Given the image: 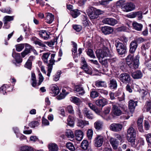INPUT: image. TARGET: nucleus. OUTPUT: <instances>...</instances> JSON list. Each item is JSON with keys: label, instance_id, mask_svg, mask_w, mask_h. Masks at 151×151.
Segmentation results:
<instances>
[{"label": "nucleus", "instance_id": "1", "mask_svg": "<svg viewBox=\"0 0 151 151\" xmlns=\"http://www.w3.org/2000/svg\"><path fill=\"white\" fill-rule=\"evenodd\" d=\"M96 55L97 57L99 59V62L105 66H106L107 65L108 62V59L101 60V59H102L103 58L105 57H110L111 56L109 49L107 48H106L103 50H99V51H97L96 52Z\"/></svg>", "mask_w": 151, "mask_h": 151}, {"label": "nucleus", "instance_id": "2", "mask_svg": "<svg viewBox=\"0 0 151 151\" xmlns=\"http://www.w3.org/2000/svg\"><path fill=\"white\" fill-rule=\"evenodd\" d=\"M139 56L138 54L135 56L134 59L133 55H129L126 59V62L129 68L136 69L139 66Z\"/></svg>", "mask_w": 151, "mask_h": 151}, {"label": "nucleus", "instance_id": "3", "mask_svg": "<svg viewBox=\"0 0 151 151\" xmlns=\"http://www.w3.org/2000/svg\"><path fill=\"white\" fill-rule=\"evenodd\" d=\"M81 68L84 70L86 73L90 75L91 74H92V69L87 65L84 58L82 57L81 58Z\"/></svg>", "mask_w": 151, "mask_h": 151}, {"label": "nucleus", "instance_id": "4", "mask_svg": "<svg viewBox=\"0 0 151 151\" xmlns=\"http://www.w3.org/2000/svg\"><path fill=\"white\" fill-rule=\"evenodd\" d=\"M116 50L118 53L120 55L124 54L126 51V47L121 42H118L115 44Z\"/></svg>", "mask_w": 151, "mask_h": 151}, {"label": "nucleus", "instance_id": "5", "mask_svg": "<svg viewBox=\"0 0 151 151\" xmlns=\"http://www.w3.org/2000/svg\"><path fill=\"white\" fill-rule=\"evenodd\" d=\"M120 81L124 83H129L131 80V77L129 74L123 73L121 74L119 76Z\"/></svg>", "mask_w": 151, "mask_h": 151}, {"label": "nucleus", "instance_id": "6", "mask_svg": "<svg viewBox=\"0 0 151 151\" xmlns=\"http://www.w3.org/2000/svg\"><path fill=\"white\" fill-rule=\"evenodd\" d=\"M123 125L122 124L118 123H114L111 124L110 126V129L114 132L120 131L122 129Z\"/></svg>", "mask_w": 151, "mask_h": 151}, {"label": "nucleus", "instance_id": "7", "mask_svg": "<svg viewBox=\"0 0 151 151\" xmlns=\"http://www.w3.org/2000/svg\"><path fill=\"white\" fill-rule=\"evenodd\" d=\"M102 22L105 24L114 26L118 23L117 21L113 18H106L103 19Z\"/></svg>", "mask_w": 151, "mask_h": 151}, {"label": "nucleus", "instance_id": "8", "mask_svg": "<svg viewBox=\"0 0 151 151\" xmlns=\"http://www.w3.org/2000/svg\"><path fill=\"white\" fill-rule=\"evenodd\" d=\"M135 7L134 5L132 3H128L122 8V10L124 12H127L133 10Z\"/></svg>", "mask_w": 151, "mask_h": 151}, {"label": "nucleus", "instance_id": "9", "mask_svg": "<svg viewBox=\"0 0 151 151\" xmlns=\"http://www.w3.org/2000/svg\"><path fill=\"white\" fill-rule=\"evenodd\" d=\"M94 141L95 145L96 147H100L102 145L104 142L103 137L98 135L95 138Z\"/></svg>", "mask_w": 151, "mask_h": 151}, {"label": "nucleus", "instance_id": "10", "mask_svg": "<svg viewBox=\"0 0 151 151\" xmlns=\"http://www.w3.org/2000/svg\"><path fill=\"white\" fill-rule=\"evenodd\" d=\"M136 137H130L129 135H127V139L129 145L131 147H135L137 146V142L135 143Z\"/></svg>", "mask_w": 151, "mask_h": 151}, {"label": "nucleus", "instance_id": "11", "mask_svg": "<svg viewBox=\"0 0 151 151\" xmlns=\"http://www.w3.org/2000/svg\"><path fill=\"white\" fill-rule=\"evenodd\" d=\"M138 44L136 40L132 41L130 44L129 47L130 52L132 53L134 52L137 47Z\"/></svg>", "mask_w": 151, "mask_h": 151}, {"label": "nucleus", "instance_id": "12", "mask_svg": "<svg viewBox=\"0 0 151 151\" xmlns=\"http://www.w3.org/2000/svg\"><path fill=\"white\" fill-rule=\"evenodd\" d=\"M101 30L102 32L105 35L110 34L113 31V29L112 27L108 26L102 27Z\"/></svg>", "mask_w": 151, "mask_h": 151}, {"label": "nucleus", "instance_id": "13", "mask_svg": "<svg viewBox=\"0 0 151 151\" xmlns=\"http://www.w3.org/2000/svg\"><path fill=\"white\" fill-rule=\"evenodd\" d=\"M137 101H134L132 100L129 101L128 107L131 112L134 111L135 107L137 105Z\"/></svg>", "mask_w": 151, "mask_h": 151}, {"label": "nucleus", "instance_id": "14", "mask_svg": "<svg viewBox=\"0 0 151 151\" xmlns=\"http://www.w3.org/2000/svg\"><path fill=\"white\" fill-rule=\"evenodd\" d=\"M112 112L113 114L117 116L120 115L122 114V111L118 106L114 105L112 106Z\"/></svg>", "mask_w": 151, "mask_h": 151}, {"label": "nucleus", "instance_id": "15", "mask_svg": "<svg viewBox=\"0 0 151 151\" xmlns=\"http://www.w3.org/2000/svg\"><path fill=\"white\" fill-rule=\"evenodd\" d=\"M50 92L53 94L54 96H55L58 94L59 92V88L56 85H52L50 87Z\"/></svg>", "mask_w": 151, "mask_h": 151}, {"label": "nucleus", "instance_id": "16", "mask_svg": "<svg viewBox=\"0 0 151 151\" xmlns=\"http://www.w3.org/2000/svg\"><path fill=\"white\" fill-rule=\"evenodd\" d=\"M93 7L89 8L86 10V12L88 16L91 19H94L97 18V17L93 10Z\"/></svg>", "mask_w": 151, "mask_h": 151}, {"label": "nucleus", "instance_id": "17", "mask_svg": "<svg viewBox=\"0 0 151 151\" xmlns=\"http://www.w3.org/2000/svg\"><path fill=\"white\" fill-rule=\"evenodd\" d=\"M109 142L114 149H116L117 148L119 145V142L116 139L111 137L110 138Z\"/></svg>", "mask_w": 151, "mask_h": 151}, {"label": "nucleus", "instance_id": "18", "mask_svg": "<svg viewBox=\"0 0 151 151\" xmlns=\"http://www.w3.org/2000/svg\"><path fill=\"white\" fill-rule=\"evenodd\" d=\"M107 103L106 99L102 98L97 100L96 103V105L99 106L103 107L106 105Z\"/></svg>", "mask_w": 151, "mask_h": 151}, {"label": "nucleus", "instance_id": "19", "mask_svg": "<svg viewBox=\"0 0 151 151\" xmlns=\"http://www.w3.org/2000/svg\"><path fill=\"white\" fill-rule=\"evenodd\" d=\"M76 139L78 141H81L83 137V133L81 130H76L75 132Z\"/></svg>", "mask_w": 151, "mask_h": 151}, {"label": "nucleus", "instance_id": "20", "mask_svg": "<svg viewBox=\"0 0 151 151\" xmlns=\"http://www.w3.org/2000/svg\"><path fill=\"white\" fill-rule=\"evenodd\" d=\"M54 19L53 15L49 13H47L46 15V22L48 23H51Z\"/></svg>", "mask_w": 151, "mask_h": 151}, {"label": "nucleus", "instance_id": "21", "mask_svg": "<svg viewBox=\"0 0 151 151\" xmlns=\"http://www.w3.org/2000/svg\"><path fill=\"white\" fill-rule=\"evenodd\" d=\"M143 119L142 118H139L137 121V127L139 131L141 132H144L143 128L142 122Z\"/></svg>", "mask_w": 151, "mask_h": 151}, {"label": "nucleus", "instance_id": "22", "mask_svg": "<svg viewBox=\"0 0 151 151\" xmlns=\"http://www.w3.org/2000/svg\"><path fill=\"white\" fill-rule=\"evenodd\" d=\"M83 114L84 116L88 119H92L94 118L93 115L86 108L84 109Z\"/></svg>", "mask_w": 151, "mask_h": 151}, {"label": "nucleus", "instance_id": "23", "mask_svg": "<svg viewBox=\"0 0 151 151\" xmlns=\"http://www.w3.org/2000/svg\"><path fill=\"white\" fill-rule=\"evenodd\" d=\"M127 135L130 137H136V131L135 129L131 126L129 127L127 131Z\"/></svg>", "mask_w": 151, "mask_h": 151}, {"label": "nucleus", "instance_id": "24", "mask_svg": "<svg viewBox=\"0 0 151 151\" xmlns=\"http://www.w3.org/2000/svg\"><path fill=\"white\" fill-rule=\"evenodd\" d=\"M25 49L21 53V55L23 58H24L29 53H30V45L27 44H26Z\"/></svg>", "mask_w": 151, "mask_h": 151}, {"label": "nucleus", "instance_id": "25", "mask_svg": "<svg viewBox=\"0 0 151 151\" xmlns=\"http://www.w3.org/2000/svg\"><path fill=\"white\" fill-rule=\"evenodd\" d=\"M132 76L134 79H139L142 78V74L141 71L137 70L133 73Z\"/></svg>", "mask_w": 151, "mask_h": 151}, {"label": "nucleus", "instance_id": "26", "mask_svg": "<svg viewBox=\"0 0 151 151\" xmlns=\"http://www.w3.org/2000/svg\"><path fill=\"white\" fill-rule=\"evenodd\" d=\"M75 90L78 92L80 95L82 96L85 93L83 88L80 86H76L75 87Z\"/></svg>", "mask_w": 151, "mask_h": 151}, {"label": "nucleus", "instance_id": "27", "mask_svg": "<svg viewBox=\"0 0 151 151\" xmlns=\"http://www.w3.org/2000/svg\"><path fill=\"white\" fill-rule=\"evenodd\" d=\"M12 56L15 59L16 62L20 63L22 61V60L20 58V54L16 53L13 51Z\"/></svg>", "mask_w": 151, "mask_h": 151}, {"label": "nucleus", "instance_id": "28", "mask_svg": "<svg viewBox=\"0 0 151 151\" xmlns=\"http://www.w3.org/2000/svg\"><path fill=\"white\" fill-rule=\"evenodd\" d=\"M14 18L13 16H4L3 19L4 26L7 25L8 22L13 20Z\"/></svg>", "mask_w": 151, "mask_h": 151}, {"label": "nucleus", "instance_id": "29", "mask_svg": "<svg viewBox=\"0 0 151 151\" xmlns=\"http://www.w3.org/2000/svg\"><path fill=\"white\" fill-rule=\"evenodd\" d=\"M39 35L40 37L45 40H47L49 37V34L45 31H41L39 33Z\"/></svg>", "mask_w": 151, "mask_h": 151}, {"label": "nucleus", "instance_id": "30", "mask_svg": "<svg viewBox=\"0 0 151 151\" xmlns=\"http://www.w3.org/2000/svg\"><path fill=\"white\" fill-rule=\"evenodd\" d=\"M150 44L149 43H147L145 44H143L141 47L142 51V55L145 56L146 55L145 51L148 49L150 47Z\"/></svg>", "mask_w": 151, "mask_h": 151}, {"label": "nucleus", "instance_id": "31", "mask_svg": "<svg viewBox=\"0 0 151 151\" xmlns=\"http://www.w3.org/2000/svg\"><path fill=\"white\" fill-rule=\"evenodd\" d=\"M88 124L89 122L88 121L81 119L78 121L77 125L79 127L83 128L86 125Z\"/></svg>", "mask_w": 151, "mask_h": 151}, {"label": "nucleus", "instance_id": "32", "mask_svg": "<svg viewBox=\"0 0 151 151\" xmlns=\"http://www.w3.org/2000/svg\"><path fill=\"white\" fill-rule=\"evenodd\" d=\"M142 13L141 12L139 11L135 12L129 15V16H130L129 17L133 18L137 17H138L139 19H140L142 17Z\"/></svg>", "mask_w": 151, "mask_h": 151}, {"label": "nucleus", "instance_id": "33", "mask_svg": "<svg viewBox=\"0 0 151 151\" xmlns=\"http://www.w3.org/2000/svg\"><path fill=\"white\" fill-rule=\"evenodd\" d=\"M109 87L111 89H116L117 87V83L116 80L112 79L110 80Z\"/></svg>", "mask_w": 151, "mask_h": 151}, {"label": "nucleus", "instance_id": "34", "mask_svg": "<svg viewBox=\"0 0 151 151\" xmlns=\"http://www.w3.org/2000/svg\"><path fill=\"white\" fill-rule=\"evenodd\" d=\"M132 25L134 29L139 31L141 30L143 27L141 24L137 22H133L132 23Z\"/></svg>", "mask_w": 151, "mask_h": 151}, {"label": "nucleus", "instance_id": "35", "mask_svg": "<svg viewBox=\"0 0 151 151\" xmlns=\"http://www.w3.org/2000/svg\"><path fill=\"white\" fill-rule=\"evenodd\" d=\"M50 55V52H45L43 53L42 58L44 63H48V59Z\"/></svg>", "mask_w": 151, "mask_h": 151}, {"label": "nucleus", "instance_id": "36", "mask_svg": "<svg viewBox=\"0 0 151 151\" xmlns=\"http://www.w3.org/2000/svg\"><path fill=\"white\" fill-rule=\"evenodd\" d=\"M55 56V54H52L51 55V58L49 60V63L47 65L48 66L52 67V65L54 64L55 60L54 58Z\"/></svg>", "mask_w": 151, "mask_h": 151}, {"label": "nucleus", "instance_id": "37", "mask_svg": "<svg viewBox=\"0 0 151 151\" xmlns=\"http://www.w3.org/2000/svg\"><path fill=\"white\" fill-rule=\"evenodd\" d=\"M49 149L50 151H57L58 150V147L56 144L52 143L49 144Z\"/></svg>", "mask_w": 151, "mask_h": 151}, {"label": "nucleus", "instance_id": "38", "mask_svg": "<svg viewBox=\"0 0 151 151\" xmlns=\"http://www.w3.org/2000/svg\"><path fill=\"white\" fill-rule=\"evenodd\" d=\"M68 125L71 127L73 126L74 124V118L71 116H69L67 119Z\"/></svg>", "mask_w": 151, "mask_h": 151}, {"label": "nucleus", "instance_id": "39", "mask_svg": "<svg viewBox=\"0 0 151 151\" xmlns=\"http://www.w3.org/2000/svg\"><path fill=\"white\" fill-rule=\"evenodd\" d=\"M88 146V142L86 140H83L81 144V147L84 150L87 149Z\"/></svg>", "mask_w": 151, "mask_h": 151}, {"label": "nucleus", "instance_id": "40", "mask_svg": "<svg viewBox=\"0 0 151 151\" xmlns=\"http://www.w3.org/2000/svg\"><path fill=\"white\" fill-rule=\"evenodd\" d=\"M95 85L98 87H106V83L104 81H96L95 83Z\"/></svg>", "mask_w": 151, "mask_h": 151}, {"label": "nucleus", "instance_id": "41", "mask_svg": "<svg viewBox=\"0 0 151 151\" xmlns=\"http://www.w3.org/2000/svg\"><path fill=\"white\" fill-rule=\"evenodd\" d=\"M70 13L72 17L74 18L77 17L80 14L79 11L77 9L71 10L70 12Z\"/></svg>", "mask_w": 151, "mask_h": 151}, {"label": "nucleus", "instance_id": "42", "mask_svg": "<svg viewBox=\"0 0 151 151\" xmlns=\"http://www.w3.org/2000/svg\"><path fill=\"white\" fill-rule=\"evenodd\" d=\"M102 122L97 121L94 123V126L96 129L99 130L102 128Z\"/></svg>", "mask_w": 151, "mask_h": 151}, {"label": "nucleus", "instance_id": "43", "mask_svg": "<svg viewBox=\"0 0 151 151\" xmlns=\"http://www.w3.org/2000/svg\"><path fill=\"white\" fill-rule=\"evenodd\" d=\"M65 135L69 138L73 139L74 137V135L73 132L70 129H67Z\"/></svg>", "mask_w": 151, "mask_h": 151}, {"label": "nucleus", "instance_id": "44", "mask_svg": "<svg viewBox=\"0 0 151 151\" xmlns=\"http://www.w3.org/2000/svg\"><path fill=\"white\" fill-rule=\"evenodd\" d=\"M66 147L68 149L71 151H74L75 150V148L73 144L72 143L68 142L66 144Z\"/></svg>", "mask_w": 151, "mask_h": 151}, {"label": "nucleus", "instance_id": "45", "mask_svg": "<svg viewBox=\"0 0 151 151\" xmlns=\"http://www.w3.org/2000/svg\"><path fill=\"white\" fill-rule=\"evenodd\" d=\"M125 1L124 0H119L117 1L116 3V6L119 7L122 9V8L124 7V4Z\"/></svg>", "mask_w": 151, "mask_h": 151}, {"label": "nucleus", "instance_id": "46", "mask_svg": "<svg viewBox=\"0 0 151 151\" xmlns=\"http://www.w3.org/2000/svg\"><path fill=\"white\" fill-rule=\"evenodd\" d=\"M22 151H34L32 147L28 146H23L21 148Z\"/></svg>", "mask_w": 151, "mask_h": 151}, {"label": "nucleus", "instance_id": "47", "mask_svg": "<svg viewBox=\"0 0 151 151\" xmlns=\"http://www.w3.org/2000/svg\"><path fill=\"white\" fill-rule=\"evenodd\" d=\"M32 86L33 87H35L37 85V81L35 76L34 73L32 74Z\"/></svg>", "mask_w": 151, "mask_h": 151}, {"label": "nucleus", "instance_id": "48", "mask_svg": "<svg viewBox=\"0 0 151 151\" xmlns=\"http://www.w3.org/2000/svg\"><path fill=\"white\" fill-rule=\"evenodd\" d=\"M8 86L6 85H4L2 86L0 88V93L3 94H5L6 93V89Z\"/></svg>", "mask_w": 151, "mask_h": 151}, {"label": "nucleus", "instance_id": "49", "mask_svg": "<svg viewBox=\"0 0 151 151\" xmlns=\"http://www.w3.org/2000/svg\"><path fill=\"white\" fill-rule=\"evenodd\" d=\"M24 47V45L23 44L17 45L16 46V50L17 51L20 52L23 49Z\"/></svg>", "mask_w": 151, "mask_h": 151}, {"label": "nucleus", "instance_id": "50", "mask_svg": "<svg viewBox=\"0 0 151 151\" xmlns=\"http://www.w3.org/2000/svg\"><path fill=\"white\" fill-rule=\"evenodd\" d=\"M57 41V39L54 38L53 40L50 42H45L44 43L50 47H52L55 44V43H56Z\"/></svg>", "mask_w": 151, "mask_h": 151}, {"label": "nucleus", "instance_id": "51", "mask_svg": "<svg viewBox=\"0 0 151 151\" xmlns=\"http://www.w3.org/2000/svg\"><path fill=\"white\" fill-rule=\"evenodd\" d=\"M87 136L89 139H92L93 135V131L91 129H89L87 132Z\"/></svg>", "mask_w": 151, "mask_h": 151}, {"label": "nucleus", "instance_id": "52", "mask_svg": "<svg viewBox=\"0 0 151 151\" xmlns=\"http://www.w3.org/2000/svg\"><path fill=\"white\" fill-rule=\"evenodd\" d=\"M93 10L95 12L96 15L97 17L99 15L103 14L104 13V12L103 11L96 9L93 8Z\"/></svg>", "mask_w": 151, "mask_h": 151}, {"label": "nucleus", "instance_id": "53", "mask_svg": "<svg viewBox=\"0 0 151 151\" xmlns=\"http://www.w3.org/2000/svg\"><path fill=\"white\" fill-rule=\"evenodd\" d=\"M70 100L72 102L75 103H78L80 102V99L78 98L75 96L71 97Z\"/></svg>", "mask_w": 151, "mask_h": 151}, {"label": "nucleus", "instance_id": "54", "mask_svg": "<svg viewBox=\"0 0 151 151\" xmlns=\"http://www.w3.org/2000/svg\"><path fill=\"white\" fill-rule=\"evenodd\" d=\"M39 125V122L37 121H33L29 124V126L32 127H37Z\"/></svg>", "mask_w": 151, "mask_h": 151}, {"label": "nucleus", "instance_id": "55", "mask_svg": "<svg viewBox=\"0 0 151 151\" xmlns=\"http://www.w3.org/2000/svg\"><path fill=\"white\" fill-rule=\"evenodd\" d=\"M87 54L92 58H94L95 56L93 54V50L91 49H88L87 52Z\"/></svg>", "mask_w": 151, "mask_h": 151}, {"label": "nucleus", "instance_id": "56", "mask_svg": "<svg viewBox=\"0 0 151 151\" xmlns=\"http://www.w3.org/2000/svg\"><path fill=\"white\" fill-rule=\"evenodd\" d=\"M120 40L122 42L124 43H127L128 41V39L126 36L122 35L120 37Z\"/></svg>", "mask_w": 151, "mask_h": 151}, {"label": "nucleus", "instance_id": "57", "mask_svg": "<svg viewBox=\"0 0 151 151\" xmlns=\"http://www.w3.org/2000/svg\"><path fill=\"white\" fill-rule=\"evenodd\" d=\"M39 81L38 83V86L40 85L41 83L43 82L44 80V77L41 73L40 72L38 74Z\"/></svg>", "mask_w": 151, "mask_h": 151}, {"label": "nucleus", "instance_id": "58", "mask_svg": "<svg viewBox=\"0 0 151 151\" xmlns=\"http://www.w3.org/2000/svg\"><path fill=\"white\" fill-rule=\"evenodd\" d=\"M144 127L145 129L147 130L149 129L150 125L148 121L146 120L144 121Z\"/></svg>", "mask_w": 151, "mask_h": 151}, {"label": "nucleus", "instance_id": "59", "mask_svg": "<svg viewBox=\"0 0 151 151\" xmlns=\"http://www.w3.org/2000/svg\"><path fill=\"white\" fill-rule=\"evenodd\" d=\"M90 96L93 98H95L99 96V93L96 91H92L91 93Z\"/></svg>", "mask_w": 151, "mask_h": 151}, {"label": "nucleus", "instance_id": "60", "mask_svg": "<svg viewBox=\"0 0 151 151\" xmlns=\"http://www.w3.org/2000/svg\"><path fill=\"white\" fill-rule=\"evenodd\" d=\"M73 28L76 31L79 32L82 29V27L80 25H74L73 26Z\"/></svg>", "mask_w": 151, "mask_h": 151}, {"label": "nucleus", "instance_id": "61", "mask_svg": "<svg viewBox=\"0 0 151 151\" xmlns=\"http://www.w3.org/2000/svg\"><path fill=\"white\" fill-rule=\"evenodd\" d=\"M34 43L36 45H37L42 47H45V45L43 44L40 41L38 40H35L34 41Z\"/></svg>", "mask_w": 151, "mask_h": 151}, {"label": "nucleus", "instance_id": "62", "mask_svg": "<svg viewBox=\"0 0 151 151\" xmlns=\"http://www.w3.org/2000/svg\"><path fill=\"white\" fill-rule=\"evenodd\" d=\"M32 64V63L31 61L27 60L25 65V67L28 69H31Z\"/></svg>", "mask_w": 151, "mask_h": 151}, {"label": "nucleus", "instance_id": "63", "mask_svg": "<svg viewBox=\"0 0 151 151\" xmlns=\"http://www.w3.org/2000/svg\"><path fill=\"white\" fill-rule=\"evenodd\" d=\"M145 109H146L147 111H150V102L149 101H147L146 105L145 106Z\"/></svg>", "mask_w": 151, "mask_h": 151}, {"label": "nucleus", "instance_id": "64", "mask_svg": "<svg viewBox=\"0 0 151 151\" xmlns=\"http://www.w3.org/2000/svg\"><path fill=\"white\" fill-rule=\"evenodd\" d=\"M99 3L100 5L106 6L109 3V2L108 0H103L99 1Z\"/></svg>", "mask_w": 151, "mask_h": 151}]
</instances>
